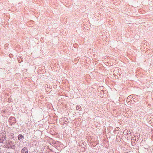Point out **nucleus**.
<instances>
[{
  "label": "nucleus",
  "instance_id": "nucleus-1",
  "mask_svg": "<svg viewBox=\"0 0 153 153\" xmlns=\"http://www.w3.org/2000/svg\"><path fill=\"white\" fill-rule=\"evenodd\" d=\"M15 143L10 141H7L5 146L6 148L14 149L15 148Z\"/></svg>",
  "mask_w": 153,
  "mask_h": 153
},
{
  "label": "nucleus",
  "instance_id": "nucleus-2",
  "mask_svg": "<svg viewBox=\"0 0 153 153\" xmlns=\"http://www.w3.org/2000/svg\"><path fill=\"white\" fill-rule=\"evenodd\" d=\"M21 153H28V150H27V149L25 148H24L23 149L21 150Z\"/></svg>",
  "mask_w": 153,
  "mask_h": 153
},
{
  "label": "nucleus",
  "instance_id": "nucleus-3",
  "mask_svg": "<svg viewBox=\"0 0 153 153\" xmlns=\"http://www.w3.org/2000/svg\"><path fill=\"white\" fill-rule=\"evenodd\" d=\"M5 140V138L0 136V143H3Z\"/></svg>",
  "mask_w": 153,
  "mask_h": 153
},
{
  "label": "nucleus",
  "instance_id": "nucleus-4",
  "mask_svg": "<svg viewBox=\"0 0 153 153\" xmlns=\"http://www.w3.org/2000/svg\"><path fill=\"white\" fill-rule=\"evenodd\" d=\"M23 138L24 137L22 134H19L18 137V139L19 140H20L22 138Z\"/></svg>",
  "mask_w": 153,
  "mask_h": 153
},
{
  "label": "nucleus",
  "instance_id": "nucleus-5",
  "mask_svg": "<svg viewBox=\"0 0 153 153\" xmlns=\"http://www.w3.org/2000/svg\"><path fill=\"white\" fill-rule=\"evenodd\" d=\"M134 96L132 95H131L129 96L128 97V99H131V98H133Z\"/></svg>",
  "mask_w": 153,
  "mask_h": 153
},
{
  "label": "nucleus",
  "instance_id": "nucleus-6",
  "mask_svg": "<svg viewBox=\"0 0 153 153\" xmlns=\"http://www.w3.org/2000/svg\"><path fill=\"white\" fill-rule=\"evenodd\" d=\"M131 140V143H132L134 141V140H135V141H136L137 139H136L134 137H133L132 138Z\"/></svg>",
  "mask_w": 153,
  "mask_h": 153
},
{
  "label": "nucleus",
  "instance_id": "nucleus-7",
  "mask_svg": "<svg viewBox=\"0 0 153 153\" xmlns=\"http://www.w3.org/2000/svg\"><path fill=\"white\" fill-rule=\"evenodd\" d=\"M79 108V106H77L76 107V109L77 110H78Z\"/></svg>",
  "mask_w": 153,
  "mask_h": 153
},
{
  "label": "nucleus",
  "instance_id": "nucleus-8",
  "mask_svg": "<svg viewBox=\"0 0 153 153\" xmlns=\"http://www.w3.org/2000/svg\"><path fill=\"white\" fill-rule=\"evenodd\" d=\"M117 78V77H115L114 78V79H116V78Z\"/></svg>",
  "mask_w": 153,
  "mask_h": 153
}]
</instances>
